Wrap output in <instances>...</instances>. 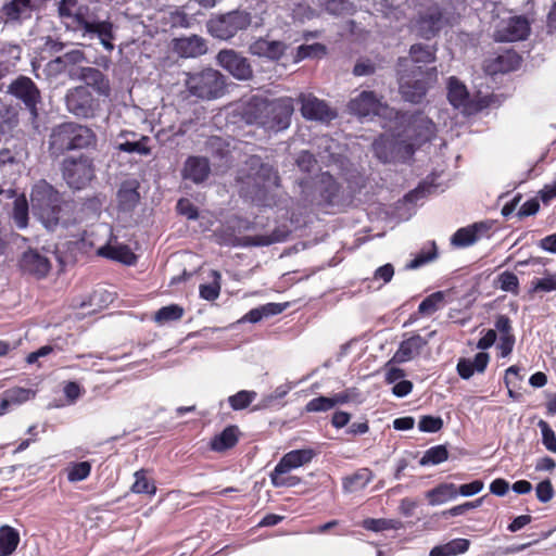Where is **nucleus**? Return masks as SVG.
<instances>
[{
    "label": "nucleus",
    "mask_w": 556,
    "mask_h": 556,
    "mask_svg": "<svg viewBox=\"0 0 556 556\" xmlns=\"http://www.w3.org/2000/svg\"><path fill=\"white\" fill-rule=\"evenodd\" d=\"M403 130L383 134L372 143L375 155L382 163L404 161L414 154V146L429 141L434 131V124L427 117L416 116L409 119L401 117Z\"/></svg>",
    "instance_id": "1"
},
{
    "label": "nucleus",
    "mask_w": 556,
    "mask_h": 556,
    "mask_svg": "<svg viewBox=\"0 0 556 556\" xmlns=\"http://www.w3.org/2000/svg\"><path fill=\"white\" fill-rule=\"evenodd\" d=\"M409 29L417 37L430 40L445 27L452 26L454 16L435 0H405Z\"/></svg>",
    "instance_id": "2"
},
{
    "label": "nucleus",
    "mask_w": 556,
    "mask_h": 556,
    "mask_svg": "<svg viewBox=\"0 0 556 556\" xmlns=\"http://www.w3.org/2000/svg\"><path fill=\"white\" fill-rule=\"evenodd\" d=\"M300 200L311 211L326 213L344 204V191L337 179L328 172L311 179L300 180Z\"/></svg>",
    "instance_id": "3"
},
{
    "label": "nucleus",
    "mask_w": 556,
    "mask_h": 556,
    "mask_svg": "<svg viewBox=\"0 0 556 556\" xmlns=\"http://www.w3.org/2000/svg\"><path fill=\"white\" fill-rule=\"evenodd\" d=\"M294 112V101L290 97L268 100L253 97L245 110L249 122L255 123L273 131L287 129Z\"/></svg>",
    "instance_id": "4"
},
{
    "label": "nucleus",
    "mask_w": 556,
    "mask_h": 556,
    "mask_svg": "<svg viewBox=\"0 0 556 556\" xmlns=\"http://www.w3.org/2000/svg\"><path fill=\"white\" fill-rule=\"evenodd\" d=\"M97 144V135L86 125L64 122L51 128L48 138V153L59 159L66 152L92 148Z\"/></svg>",
    "instance_id": "5"
},
{
    "label": "nucleus",
    "mask_w": 556,
    "mask_h": 556,
    "mask_svg": "<svg viewBox=\"0 0 556 556\" xmlns=\"http://www.w3.org/2000/svg\"><path fill=\"white\" fill-rule=\"evenodd\" d=\"M76 0H62L59 5V14L64 20L67 28L83 30V35L96 36L103 48L111 52L114 49L115 40L114 26L109 21H99L94 17H86L81 9H77Z\"/></svg>",
    "instance_id": "6"
},
{
    "label": "nucleus",
    "mask_w": 556,
    "mask_h": 556,
    "mask_svg": "<svg viewBox=\"0 0 556 556\" xmlns=\"http://www.w3.org/2000/svg\"><path fill=\"white\" fill-rule=\"evenodd\" d=\"M64 204L62 194L48 181L39 180L33 186L31 212L48 230H54L59 226Z\"/></svg>",
    "instance_id": "7"
},
{
    "label": "nucleus",
    "mask_w": 556,
    "mask_h": 556,
    "mask_svg": "<svg viewBox=\"0 0 556 556\" xmlns=\"http://www.w3.org/2000/svg\"><path fill=\"white\" fill-rule=\"evenodd\" d=\"M252 23V15L245 10H232L213 15L206 22L207 33L219 40L228 41L239 31L245 30Z\"/></svg>",
    "instance_id": "8"
},
{
    "label": "nucleus",
    "mask_w": 556,
    "mask_h": 556,
    "mask_svg": "<svg viewBox=\"0 0 556 556\" xmlns=\"http://www.w3.org/2000/svg\"><path fill=\"white\" fill-rule=\"evenodd\" d=\"M438 80L435 67L422 71L417 67L410 74L401 75L399 90L402 98L410 103H420L426 97L429 88Z\"/></svg>",
    "instance_id": "9"
},
{
    "label": "nucleus",
    "mask_w": 556,
    "mask_h": 556,
    "mask_svg": "<svg viewBox=\"0 0 556 556\" xmlns=\"http://www.w3.org/2000/svg\"><path fill=\"white\" fill-rule=\"evenodd\" d=\"M186 86L190 94L203 100L220 98L226 89L225 76L213 68L188 75Z\"/></svg>",
    "instance_id": "10"
},
{
    "label": "nucleus",
    "mask_w": 556,
    "mask_h": 556,
    "mask_svg": "<svg viewBox=\"0 0 556 556\" xmlns=\"http://www.w3.org/2000/svg\"><path fill=\"white\" fill-rule=\"evenodd\" d=\"M93 159L87 154L66 156L61 163L62 177L75 190L84 189L94 178Z\"/></svg>",
    "instance_id": "11"
},
{
    "label": "nucleus",
    "mask_w": 556,
    "mask_h": 556,
    "mask_svg": "<svg viewBox=\"0 0 556 556\" xmlns=\"http://www.w3.org/2000/svg\"><path fill=\"white\" fill-rule=\"evenodd\" d=\"M66 109L79 118H92L99 111L100 104L86 86H78L67 91L65 96Z\"/></svg>",
    "instance_id": "12"
},
{
    "label": "nucleus",
    "mask_w": 556,
    "mask_h": 556,
    "mask_svg": "<svg viewBox=\"0 0 556 556\" xmlns=\"http://www.w3.org/2000/svg\"><path fill=\"white\" fill-rule=\"evenodd\" d=\"M216 61L238 80L247 81L253 78V68L249 59L233 49H222L216 55Z\"/></svg>",
    "instance_id": "13"
},
{
    "label": "nucleus",
    "mask_w": 556,
    "mask_h": 556,
    "mask_svg": "<svg viewBox=\"0 0 556 556\" xmlns=\"http://www.w3.org/2000/svg\"><path fill=\"white\" fill-rule=\"evenodd\" d=\"M8 92L24 103L33 121L38 117L37 105L41 100V96L38 87L29 77H17L10 84Z\"/></svg>",
    "instance_id": "14"
},
{
    "label": "nucleus",
    "mask_w": 556,
    "mask_h": 556,
    "mask_svg": "<svg viewBox=\"0 0 556 556\" xmlns=\"http://www.w3.org/2000/svg\"><path fill=\"white\" fill-rule=\"evenodd\" d=\"M530 34V23L525 16H511L497 23L494 30V40L513 42L525 40Z\"/></svg>",
    "instance_id": "15"
},
{
    "label": "nucleus",
    "mask_w": 556,
    "mask_h": 556,
    "mask_svg": "<svg viewBox=\"0 0 556 556\" xmlns=\"http://www.w3.org/2000/svg\"><path fill=\"white\" fill-rule=\"evenodd\" d=\"M214 236L216 237L218 244L229 247H267L283 240V238L277 231H274L270 235H257L238 238L230 232L228 233L226 229H220L215 231Z\"/></svg>",
    "instance_id": "16"
},
{
    "label": "nucleus",
    "mask_w": 556,
    "mask_h": 556,
    "mask_svg": "<svg viewBox=\"0 0 556 556\" xmlns=\"http://www.w3.org/2000/svg\"><path fill=\"white\" fill-rule=\"evenodd\" d=\"M299 101L302 116L305 119L328 123L337 117V113L324 100L313 94L301 93Z\"/></svg>",
    "instance_id": "17"
},
{
    "label": "nucleus",
    "mask_w": 556,
    "mask_h": 556,
    "mask_svg": "<svg viewBox=\"0 0 556 556\" xmlns=\"http://www.w3.org/2000/svg\"><path fill=\"white\" fill-rule=\"evenodd\" d=\"M288 45L281 40H269L268 37H257L248 47V52L270 62L280 61L286 54Z\"/></svg>",
    "instance_id": "18"
},
{
    "label": "nucleus",
    "mask_w": 556,
    "mask_h": 556,
    "mask_svg": "<svg viewBox=\"0 0 556 556\" xmlns=\"http://www.w3.org/2000/svg\"><path fill=\"white\" fill-rule=\"evenodd\" d=\"M151 138L138 135L135 131H121L115 140L114 148L119 152L148 156L151 154Z\"/></svg>",
    "instance_id": "19"
},
{
    "label": "nucleus",
    "mask_w": 556,
    "mask_h": 556,
    "mask_svg": "<svg viewBox=\"0 0 556 556\" xmlns=\"http://www.w3.org/2000/svg\"><path fill=\"white\" fill-rule=\"evenodd\" d=\"M350 111L359 117L381 115L388 106L372 91H363L349 103Z\"/></svg>",
    "instance_id": "20"
},
{
    "label": "nucleus",
    "mask_w": 556,
    "mask_h": 556,
    "mask_svg": "<svg viewBox=\"0 0 556 556\" xmlns=\"http://www.w3.org/2000/svg\"><path fill=\"white\" fill-rule=\"evenodd\" d=\"M358 392L354 388L345 389L341 392L334 393L329 396H318L312 399L306 404L307 412H327L337 406L358 401Z\"/></svg>",
    "instance_id": "21"
},
{
    "label": "nucleus",
    "mask_w": 556,
    "mask_h": 556,
    "mask_svg": "<svg viewBox=\"0 0 556 556\" xmlns=\"http://www.w3.org/2000/svg\"><path fill=\"white\" fill-rule=\"evenodd\" d=\"M428 344V339L420 334H412L409 338L403 340L390 363L403 364L417 358L424 348Z\"/></svg>",
    "instance_id": "22"
},
{
    "label": "nucleus",
    "mask_w": 556,
    "mask_h": 556,
    "mask_svg": "<svg viewBox=\"0 0 556 556\" xmlns=\"http://www.w3.org/2000/svg\"><path fill=\"white\" fill-rule=\"evenodd\" d=\"M20 266L24 273L38 278L47 276L51 268L48 257L36 250L24 252L20 261Z\"/></svg>",
    "instance_id": "23"
},
{
    "label": "nucleus",
    "mask_w": 556,
    "mask_h": 556,
    "mask_svg": "<svg viewBox=\"0 0 556 556\" xmlns=\"http://www.w3.org/2000/svg\"><path fill=\"white\" fill-rule=\"evenodd\" d=\"M248 165L251 169H255L253 174V180L260 188L278 187L280 178L277 170L268 164L262 163L258 156H251L248 161Z\"/></svg>",
    "instance_id": "24"
},
{
    "label": "nucleus",
    "mask_w": 556,
    "mask_h": 556,
    "mask_svg": "<svg viewBox=\"0 0 556 556\" xmlns=\"http://www.w3.org/2000/svg\"><path fill=\"white\" fill-rule=\"evenodd\" d=\"M447 99L450 103L464 113H471L473 106L467 87L456 77L452 76L447 81Z\"/></svg>",
    "instance_id": "25"
},
{
    "label": "nucleus",
    "mask_w": 556,
    "mask_h": 556,
    "mask_svg": "<svg viewBox=\"0 0 556 556\" xmlns=\"http://www.w3.org/2000/svg\"><path fill=\"white\" fill-rule=\"evenodd\" d=\"M211 174V165L206 157L189 156L181 170L184 179L191 180L194 184L205 181Z\"/></svg>",
    "instance_id": "26"
},
{
    "label": "nucleus",
    "mask_w": 556,
    "mask_h": 556,
    "mask_svg": "<svg viewBox=\"0 0 556 556\" xmlns=\"http://www.w3.org/2000/svg\"><path fill=\"white\" fill-rule=\"evenodd\" d=\"M317 455L313 448L292 450L286 453L278 462V470L280 472H290L293 469L300 468L309 464Z\"/></svg>",
    "instance_id": "27"
},
{
    "label": "nucleus",
    "mask_w": 556,
    "mask_h": 556,
    "mask_svg": "<svg viewBox=\"0 0 556 556\" xmlns=\"http://www.w3.org/2000/svg\"><path fill=\"white\" fill-rule=\"evenodd\" d=\"M174 49L182 58H198L206 53L207 46L204 38L192 35L175 39Z\"/></svg>",
    "instance_id": "28"
},
{
    "label": "nucleus",
    "mask_w": 556,
    "mask_h": 556,
    "mask_svg": "<svg viewBox=\"0 0 556 556\" xmlns=\"http://www.w3.org/2000/svg\"><path fill=\"white\" fill-rule=\"evenodd\" d=\"M240 437L241 432L237 426H228L210 440L208 447L213 452L225 453L238 444Z\"/></svg>",
    "instance_id": "29"
},
{
    "label": "nucleus",
    "mask_w": 556,
    "mask_h": 556,
    "mask_svg": "<svg viewBox=\"0 0 556 556\" xmlns=\"http://www.w3.org/2000/svg\"><path fill=\"white\" fill-rule=\"evenodd\" d=\"M490 356L485 352H479L472 359L460 358L456 370L460 378L468 380L475 372H483L489 364Z\"/></svg>",
    "instance_id": "30"
},
{
    "label": "nucleus",
    "mask_w": 556,
    "mask_h": 556,
    "mask_svg": "<svg viewBox=\"0 0 556 556\" xmlns=\"http://www.w3.org/2000/svg\"><path fill=\"white\" fill-rule=\"evenodd\" d=\"M488 229V226L483 223H476L471 226L459 228L452 236L451 243L456 248L469 247L480 238V232H486Z\"/></svg>",
    "instance_id": "31"
},
{
    "label": "nucleus",
    "mask_w": 556,
    "mask_h": 556,
    "mask_svg": "<svg viewBox=\"0 0 556 556\" xmlns=\"http://www.w3.org/2000/svg\"><path fill=\"white\" fill-rule=\"evenodd\" d=\"M98 255L121 262L125 265H132L137 261L135 253L126 244H105L98 249Z\"/></svg>",
    "instance_id": "32"
},
{
    "label": "nucleus",
    "mask_w": 556,
    "mask_h": 556,
    "mask_svg": "<svg viewBox=\"0 0 556 556\" xmlns=\"http://www.w3.org/2000/svg\"><path fill=\"white\" fill-rule=\"evenodd\" d=\"M35 391L27 388L14 387L3 393L0 401V416L8 413L10 405H20L35 396Z\"/></svg>",
    "instance_id": "33"
},
{
    "label": "nucleus",
    "mask_w": 556,
    "mask_h": 556,
    "mask_svg": "<svg viewBox=\"0 0 556 556\" xmlns=\"http://www.w3.org/2000/svg\"><path fill=\"white\" fill-rule=\"evenodd\" d=\"M81 78L85 80L86 87H92L99 94H110V81L100 70L96 67H85L81 70Z\"/></svg>",
    "instance_id": "34"
},
{
    "label": "nucleus",
    "mask_w": 556,
    "mask_h": 556,
    "mask_svg": "<svg viewBox=\"0 0 556 556\" xmlns=\"http://www.w3.org/2000/svg\"><path fill=\"white\" fill-rule=\"evenodd\" d=\"M374 479L369 468H359L342 479V489L345 493H353L365 489Z\"/></svg>",
    "instance_id": "35"
},
{
    "label": "nucleus",
    "mask_w": 556,
    "mask_h": 556,
    "mask_svg": "<svg viewBox=\"0 0 556 556\" xmlns=\"http://www.w3.org/2000/svg\"><path fill=\"white\" fill-rule=\"evenodd\" d=\"M31 11L33 7L30 0H11L2 8L3 15L11 22L30 17Z\"/></svg>",
    "instance_id": "36"
},
{
    "label": "nucleus",
    "mask_w": 556,
    "mask_h": 556,
    "mask_svg": "<svg viewBox=\"0 0 556 556\" xmlns=\"http://www.w3.org/2000/svg\"><path fill=\"white\" fill-rule=\"evenodd\" d=\"M470 547V541L464 538H457L448 541L445 544L437 545L431 551L429 556H457L466 553Z\"/></svg>",
    "instance_id": "37"
},
{
    "label": "nucleus",
    "mask_w": 556,
    "mask_h": 556,
    "mask_svg": "<svg viewBox=\"0 0 556 556\" xmlns=\"http://www.w3.org/2000/svg\"><path fill=\"white\" fill-rule=\"evenodd\" d=\"M20 533L10 526L0 527V556H11L18 546Z\"/></svg>",
    "instance_id": "38"
},
{
    "label": "nucleus",
    "mask_w": 556,
    "mask_h": 556,
    "mask_svg": "<svg viewBox=\"0 0 556 556\" xmlns=\"http://www.w3.org/2000/svg\"><path fill=\"white\" fill-rule=\"evenodd\" d=\"M520 64L521 56L513 50H507L498 54L494 60L492 73H508L517 70Z\"/></svg>",
    "instance_id": "39"
},
{
    "label": "nucleus",
    "mask_w": 556,
    "mask_h": 556,
    "mask_svg": "<svg viewBox=\"0 0 556 556\" xmlns=\"http://www.w3.org/2000/svg\"><path fill=\"white\" fill-rule=\"evenodd\" d=\"M29 205L26 197L21 194L14 199L12 218L18 229H25L28 226Z\"/></svg>",
    "instance_id": "40"
},
{
    "label": "nucleus",
    "mask_w": 556,
    "mask_h": 556,
    "mask_svg": "<svg viewBox=\"0 0 556 556\" xmlns=\"http://www.w3.org/2000/svg\"><path fill=\"white\" fill-rule=\"evenodd\" d=\"M445 292L437 291L425 298L419 306L418 313L422 316H431L444 306Z\"/></svg>",
    "instance_id": "41"
},
{
    "label": "nucleus",
    "mask_w": 556,
    "mask_h": 556,
    "mask_svg": "<svg viewBox=\"0 0 556 556\" xmlns=\"http://www.w3.org/2000/svg\"><path fill=\"white\" fill-rule=\"evenodd\" d=\"M185 309L178 304H170L157 309L153 316L154 323L159 326L179 320L184 316Z\"/></svg>",
    "instance_id": "42"
},
{
    "label": "nucleus",
    "mask_w": 556,
    "mask_h": 556,
    "mask_svg": "<svg viewBox=\"0 0 556 556\" xmlns=\"http://www.w3.org/2000/svg\"><path fill=\"white\" fill-rule=\"evenodd\" d=\"M140 194L136 187L123 185L117 192L118 206L123 211L132 210L139 202Z\"/></svg>",
    "instance_id": "43"
},
{
    "label": "nucleus",
    "mask_w": 556,
    "mask_h": 556,
    "mask_svg": "<svg viewBox=\"0 0 556 556\" xmlns=\"http://www.w3.org/2000/svg\"><path fill=\"white\" fill-rule=\"evenodd\" d=\"M448 451L445 445H435L428 448L419 460L420 466H434L448 459Z\"/></svg>",
    "instance_id": "44"
},
{
    "label": "nucleus",
    "mask_w": 556,
    "mask_h": 556,
    "mask_svg": "<svg viewBox=\"0 0 556 556\" xmlns=\"http://www.w3.org/2000/svg\"><path fill=\"white\" fill-rule=\"evenodd\" d=\"M434 174L428 176L414 190H412L405 195L406 201L413 203L424 198L426 194L434 192L438 188V185L434 184Z\"/></svg>",
    "instance_id": "45"
},
{
    "label": "nucleus",
    "mask_w": 556,
    "mask_h": 556,
    "mask_svg": "<svg viewBox=\"0 0 556 556\" xmlns=\"http://www.w3.org/2000/svg\"><path fill=\"white\" fill-rule=\"evenodd\" d=\"M409 55L415 63H431L435 60V49L429 45L415 43L409 49Z\"/></svg>",
    "instance_id": "46"
},
{
    "label": "nucleus",
    "mask_w": 556,
    "mask_h": 556,
    "mask_svg": "<svg viewBox=\"0 0 556 556\" xmlns=\"http://www.w3.org/2000/svg\"><path fill=\"white\" fill-rule=\"evenodd\" d=\"M257 397V393L252 390H241L228 397V404L233 410H241L249 407Z\"/></svg>",
    "instance_id": "47"
},
{
    "label": "nucleus",
    "mask_w": 556,
    "mask_h": 556,
    "mask_svg": "<svg viewBox=\"0 0 556 556\" xmlns=\"http://www.w3.org/2000/svg\"><path fill=\"white\" fill-rule=\"evenodd\" d=\"M438 256L435 243L429 242L421 251L407 264V268L416 269L428 262L433 261Z\"/></svg>",
    "instance_id": "48"
},
{
    "label": "nucleus",
    "mask_w": 556,
    "mask_h": 556,
    "mask_svg": "<svg viewBox=\"0 0 556 556\" xmlns=\"http://www.w3.org/2000/svg\"><path fill=\"white\" fill-rule=\"evenodd\" d=\"M270 481L275 488H293L302 482V479L298 476H292L289 472H280L276 465L274 470L270 472Z\"/></svg>",
    "instance_id": "49"
},
{
    "label": "nucleus",
    "mask_w": 556,
    "mask_h": 556,
    "mask_svg": "<svg viewBox=\"0 0 556 556\" xmlns=\"http://www.w3.org/2000/svg\"><path fill=\"white\" fill-rule=\"evenodd\" d=\"M213 281L207 285H200L199 293L203 300L214 301L218 298L220 292V274L217 270L211 273Z\"/></svg>",
    "instance_id": "50"
},
{
    "label": "nucleus",
    "mask_w": 556,
    "mask_h": 556,
    "mask_svg": "<svg viewBox=\"0 0 556 556\" xmlns=\"http://www.w3.org/2000/svg\"><path fill=\"white\" fill-rule=\"evenodd\" d=\"M400 521L386 518H366L362 522V527L368 531L380 532L390 529H397Z\"/></svg>",
    "instance_id": "51"
},
{
    "label": "nucleus",
    "mask_w": 556,
    "mask_h": 556,
    "mask_svg": "<svg viewBox=\"0 0 556 556\" xmlns=\"http://www.w3.org/2000/svg\"><path fill=\"white\" fill-rule=\"evenodd\" d=\"M66 471L70 482L83 481L90 476L91 464L89 462L73 463L67 467Z\"/></svg>",
    "instance_id": "52"
},
{
    "label": "nucleus",
    "mask_w": 556,
    "mask_h": 556,
    "mask_svg": "<svg viewBox=\"0 0 556 556\" xmlns=\"http://www.w3.org/2000/svg\"><path fill=\"white\" fill-rule=\"evenodd\" d=\"M135 483L131 486V491L137 494H149L151 496L156 493V485L151 482L143 470H139L135 473Z\"/></svg>",
    "instance_id": "53"
},
{
    "label": "nucleus",
    "mask_w": 556,
    "mask_h": 556,
    "mask_svg": "<svg viewBox=\"0 0 556 556\" xmlns=\"http://www.w3.org/2000/svg\"><path fill=\"white\" fill-rule=\"evenodd\" d=\"M326 53V47L321 43L301 45L296 49L294 61L300 62L307 58H313Z\"/></svg>",
    "instance_id": "54"
},
{
    "label": "nucleus",
    "mask_w": 556,
    "mask_h": 556,
    "mask_svg": "<svg viewBox=\"0 0 556 556\" xmlns=\"http://www.w3.org/2000/svg\"><path fill=\"white\" fill-rule=\"evenodd\" d=\"M531 292H552L556 291V273L545 275L531 281Z\"/></svg>",
    "instance_id": "55"
},
{
    "label": "nucleus",
    "mask_w": 556,
    "mask_h": 556,
    "mask_svg": "<svg viewBox=\"0 0 556 556\" xmlns=\"http://www.w3.org/2000/svg\"><path fill=\"white\" fill-rule=\"evenodd\" d=\"M85 60V54L79 49H72L65 52L63 55L55 58L50 62V65H75L81 63Z\"/></svg>",
    "instance_id": "56"
},
{
    "label": "nucleus",
    "mask_w": 556,
    "mask_h": 556,
    "mask_svg": "<svg viewBox=\"0 0 556 556\" xmlns=\"http://www.w3.org/2000/svg\"><path fill=\"white\" fill-rule=\"evenodd\" d=\"M538 427L542 433V443L543 445L553 453H556V434L555 431L551 428V426L544 419H540Z\"/></svg>",
    "instance_id": "57"
},
{
    "label": "nucleus",
    "mask_w": 556,
    "mask_h": 556,
    "mask_svg": "<svg viewBox=\"0 0 556 556\" xmlns=\"http://www.w3.org/2000/svg\"><path fill=\"white\" fill-rule=\"evenodd\" d=\"M497 282L503 291L511 292L514 294L518 293L519 280L514 273L506 270L500 274L497 277Z\"/></svg>",
    "instance_id": "58"
},
{
    "label": "nucleus",
    "mask_w": 556,
    "mask_h": 556,
    "mask_svg": "<svg viewBox=\"0 0 556 556\" xmlns=\"http://www.w3.org/2000/svg\"><path fill=\"white\" fill-rule=\"evenodd\" d=\"M454 484H440L427 492V498L430 505H437L445 502V497L450 491L454 490Z\"/></svg>",
    "instance_id": "59"
},
{
    "label": "nucleus",
    "mask_w": 556,
    "mask_h": 556,
    "mask_svg": "<svg viewBox=\"0 0 556 556\" xmlns=\"http://www.w3.org/2000/svg\"><path fill=\"white\" fill-rule=\"evenodd\" d=\"M295 163L299 169L303 173H311L315 168L317 161L314 154L309 151L303 150L298 154Z\"/></svg>",
    "instance_id": "60"
},
{
    "label": "nucleus",
    "mask_w": 556,
    "mask_h": 556,
    "mask_svg": "<svg viewBox=\"0 0 556 556\" xmlns=\"http://www.w3.org/2000/svg\"><path fill=\"white\" fill-rule=\"evenodd\" d=\"M536 498L541 503L549 502L554 496V488L549 479L543 480L538 483L535 488Z\"/></svg>",
    "instance_id": "61"
},
{
    "label": "nucleus",
    "mask_w": 556,
    "mask_h": 556,
    "mask_svg": "<svg viewBox=\"0 0 556 556\" xmlns=\"http://www.w3.org/2000/svg\"><path fill=\"white\" fill-rule=\"evenodd\" d=\"M521 379L522 377L520 375V368L518 366L513 365L506 369L504 380L510 396H514L513 388H515L517 383L521 381Z\"/></svg>",
    "instance_id": "62"
},
{
    "label": "nucleus",
    "mask_w": 556,
    "mask_h": 556,
    "mask_svg": "<svg viewBox=\"0 0 556 556\" xmlns=\"http://www.w3.org/2000/svg\"><path fill=\"white\" fill-rule=\"evenodd\" d=\"M326 10L332 14H343L350 12L352 4L348 0H323Z\"/></svg>",
    "instance_id": "63"
},
{
    "label": "nucleus",
    "mask_w": 556,
    "mask_h": 556,
    "mask_svg": "<svg viewBox=\"0 0 556 556\" xmlns=\"http://www.w3.org/2000/svg\"><path fill=\"white\" fill-rule=\"evenodd\" d=\"M176 207L178 213L188 219H197L199 216L198 208L188 199H180Z\"/></svg>",
    "instance_id": "64"
}]
</instances>
